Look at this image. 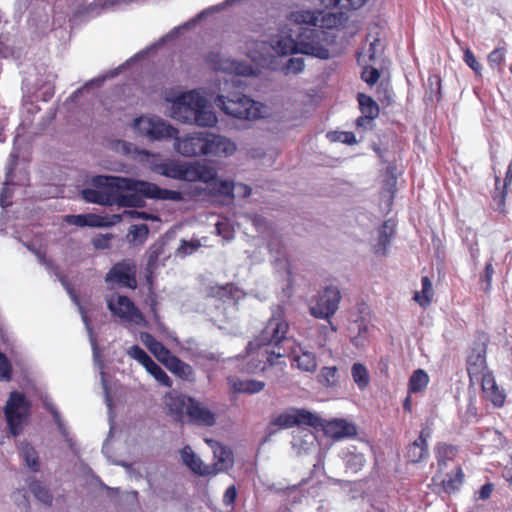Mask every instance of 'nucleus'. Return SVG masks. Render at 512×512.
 Returning a JSON list of instances; mask_svg holds the SVG:
<instances>
[{"label": "nucleus", "instance_id": "nucleus-1", "mask_svg": "<svg viewBox=\"0 0 512 512\" xmlns=\"http://www.w3.org/2000/svg\"><path fill=\"white\" fill-rule=\"evenodd\" d=\"M114 180L113 205L119 207H144V199L171 200L179 202L183 200L180 191L163 189L158 185L132 178L116 176Z\"/></svg>", "mask_w": 512, "mask_h": 512}, {"label": "nucleus", "instance_id": "nucleus-2", "mask_svg": "<svg viewBox=\"0 0 512 512\" xmlns=\"http://www.w3.org/2000/svg\"><path fill=\"white\" fill-rule=\"evenodd\" d=\"M289 325L281 316L271 317L258 336L250 341L247 346L249 355L256 354L257 364L247 368V372L253 373L256 370H265L268 365L266 363L264 351H283L293 344V339L287 337Z\"/></svg>", "mask_w": 512, "mask_h": 512}, {"label": "nucleus", "instance_id": "nucleus-3", "mask_svg": "<svg viewBox=\"0 0 512 512\" xmlns=\"http://www.w3.org/2000/svg\"><path fill=\"white\" fill-rule=\"evenodd\" d=\"M172 117L184 124L199 127H214L218 118L209 107L207 99L198 91L180 94L172 101Z\"/></svg>", "mask_w": 512, "mask_h": 512}, {"label": "nucleus", "instance_id": "nucleus-4", "mask_svg": "<svg viewBox=\"0 0 512 512\" xmlns=\"http://www.w3.org/2000/svg\"><path fill=\"white\" fill-rule=\"evenodd\" d=\"M331 43L332 39L327 32L302 28L297 39L290 36L281 37L276 42L275 50L282 55L301 53L326 60L330 58Z\"/></svg>", "mask_w": 512, "mask_h": 512}, {"label": "nucleus", "instance_id": "nucleus-5", "mask_svg": "<svg viewBox=\"0 0 512 512\" xmlns=\"http://www.w3.org/2000/svg\"><path fill=\"white\" fill-rule=\"evenodd\" d=\"M164 404L168 413L180 423L188 422L206 427L216 423L215 413L190 396L168 393L164 397Z\"/></svg>", "mask_w": 512, "mask_h": 512}, {"label": "nucleus", "instance_id": "nucleus-6", "mask_svg": "<svg viewBox=\"0 0 512 512\" xmlns=\"http://www.w3.org/2000/svg\"><path fill=\"white\" fill-rule=\"evenodd\" d=\"M215 104L226 115L234 118L253 120L261 116L259 103L240 92L217 95Z\"/></svg>", "mask_w": 512, "mask_h": 512}, {"label": "nucleus", "instance_id": "nucleus-7", "mask_svg": "<svg viewBox=\"0 0 512 512\" xmlns=\"http://www.w3.org/2000/svg\"><path fill=\"white\" fill-rule=\"evenodd\" d=\"M263 356H265L266 363H268L269 366L274 365L278 358L288 357L291 359V366L296 367L302 372L313 373L317 369L316 355L304 349L300 344L296 343L295 340L287 349H283V351H264Z\"/></svg>", "mask_w": 512, "mask_h": 512}, {"label": "nucleus", "instance_id": "nucleus-8", "mask_svg": "<svg viewBox=\"0 0 512 512\" xmlns=\"http://www.w3.org/2000/svg\"><path fill=\"white\" fill-rule=\"evenodd\" d=\"M340 300V290L335 286H327L311 298L308 303L309 313L316 319L327 320L332 324L330 320L337 312ZM331 328L336 330L333 325Z\"/></svg>", "mask_w": 512, "mask_h": 512}, {"label": "nucleus", "instance_id": "nucleus-9", "mask_svg": "<svg viewBox=\"0 0 512 512\" xmlns=\"http://www.w3.org/2000/svg\"><path fill=\"white\" fill-rule=\"evenodd\" d=\"M30 412V403L26 396L18 391H12L4 406V415L10 433L16 437L23 431Z\"/></svg>", "mask_w": 512, "mask_h": 512}, {"label": "nucleus", "instance_id": "nucleus-10", "mask_svg": "<svg viewBox=\"0 0 512 512\" xmlns=\"http://www.w3.org/2000/svg\"><path fill=\"white\" fill-rule=\"evenodd\" d=\"M135 131L148 140H163L175 138L178 130L158 117L140 116L133 122Z\"/></svg>", "mask_w": 512, "mask_h": 512}, {"label": "nucleus", "instance_id": "nucleus-11", "mask_svg": "<svg viewBox=\"0 0 512 512\" xmlns=\"http://www.w3.org/2000/svg\"><path fill=\"white\" fill-rule=\"evenodd\" d=\"M107 307L111 313L124 322L137 326H146L144 315L134 302L124 295H113L107 300Z\"/></svg>", "mask_w": 512, "mask_h": 512}, {"label": "nucleus", "instance_id": "nucleus-12", "mask_svg": "<svg viewBox=\"0 0 512 512\" xmlns=\"http://www.w3.org/2000/svg\"><path fill=\"white\" fill-rule=\"evenodd\" d=\"M208 132H194L174 138L175 150L185 157L207 156Z\"/></svg>", "mask_w": 512, "mask_h": 512}, {"label": "nucleus", "instance_id": "nucleus-13", "mask_svg": "<svg viewBox=\"0 0 512 512\" xmlns=\"http://www.w3.org/2000/svg\"><path fill=\"white\" fill-rule=\"evenodd\" d=\"M116 176L98 175L93 178V184L96 189L87 188L82 191V197L85 201L100 205L112 206L114 180Z\"/></svg>", "mask_w": 512, "mask_h": 512}, {"label": "nucleus", "instance_id": "nucleus-14", "mask_svg": "<svg viewBox=\"0 0 512 512\" xmlns=\"http://www.w3.org/2000/svg\"><path fill=\"white\" fill-rule=\"evenodd\" d=\"M137 267L133 260L124 259L115 263L105 276L108 284H116L120 287L135 289Z\"/></svg>", "mask_w": 512, "mask_h": 512}, {"label": "nucleus", "instance_id": "nucleus-15", "mask_svg": "<svg viewBox=\"0 0 512 512\" xmlns=\"http://www.w3.org/2000/svg\"><path fill=\"white\" fill-rule=\"evenodd\" d=\"M128 355L137 360L163 386L170 388L172 380L167 373L139 345L131 346Z\"/></svg>", "mask_w": 512, "mask_h": 512}, {"label": "nucleus", "instance_id": "nucleus-16", "mask_svg": "<svg viewBox=\"0 0 512 512\" xmlns=\"http://www.w3.org/2000/svg\"><path fill=\"white\" fill-rule=\"evenodd\" d=\"M467 371L471 383L480 381V378L485 376L486 373H491L486 364V346L485 343H479L474 348L468 357Z\"/></svg>", "mask_w": 512, "mask_h": 512}, {"label": "nucleus", "instance_id": "nucleus-17", "mask_svg": "<svg viewBox=\"0 0 512 512\" xmlns=\"http://www.w3.org/2000/svg\"><path fill=\"white\" fill-rule=\"evenodd\" d=\"M151 169L155 173L176 180L187 181V178L193 177L189 170V164L180 163L175 160L167 159L159 162L152 161Z\"/></svg>", "mask_w": 512, "mask_h": 512}, {"label": "nucleus", "instance_id": "nucleus-18", "mask_svg": "<svg viewBox=\"0 0 512 512\" xmlns=\"http://www.w3.org/2000/svg\"><path fill=\"white\" fill-rule=\"evenodd\" d=\"M18 162V155L11 154V160L7 167V171L5 174V181L3 187L0 192V206L2 208L9 207L11 205V198L13 196V191L10 189L11 185H27L29 181L28 173L25 171L23 174V178L16 182L14 180V170Z\"/></svg>", "mask_w": 512, "mask_h": 512}, {"label": "nucleus", "instance_id": "nucleus-19", "mask_svg": "<svg viewBox=\"0 0 512 512\" xmlns=\"http://www.w3.org/2000/svg\"><path fill=\"white\" fill-rule=\"evenodd\" d=\"M207 443L213 450L214 463L211 465L213 476L226 472L234 465V455L230 448L216 440L209 439Z\"/></svg>", "mask_w": 512, "mask_h": 512}, {"label": "nucleus", "instance_id": "nucleus-20", "mask_svg": "<svg viewBox=\"0 0 512 512\" xmlns=\"http://www.w3.org/2000/svg\"><path fill=\"white\" fill-rule=\"evenodd\" d=\"M357 100L362 116L356 120V126L369 130L373 128V122L379 115V107L377 103L368 95L358 93Z\"/></svg>", "mask_w": 512, "mask_h": 512}, {"label": "nucleus", "instance_id": "nucleus-21", "mask_svg": "<svg viewBox=\"0 0 512 512\" xmlns=\"http://www.w3.org/2000/svg\"><path fill=\"white\" fill-rule=\"evenodd\" d=\"M483 394L487 400L492 402L495 407H502L504 405L506 394L504 389L500 388L495 381L492 373H486L485 376L480 378Z\"/></svg>", "mask_w": 512, "mask_h": 512}, {"label": "nucleus", "instance_id": "nucleus-22", "mask_svg": "<svg viewBox=\"0 0 512 512\" xmlns=\"http://www.w3.org/2000/svg\"><path fill=\"white\" fill-rule=\"evenodd\" d=\"M209 147L207 148V156H230L234 154L237 147L236 144L225 136L208 133Z\"/></svg>", "mask_w": 512, "mask_h": 512}, {"label": "nucleus", "instance_id": "nucleus-23", "mask_svg": "<svg viewBox=\"0 0 512 512\" xmlns=\"http://www.w3.org/2000/svg\"><path fill=\"white\" fill-rule=\"evenodd\" d=\"M320 427L327 436L337 440L356 434L355 426L344 419H334L327 422L322 420V426Z\"/></svg>", "mask_w": 512, "mask_h": 512}, {"label": "nucleus", "instance_id": "nucleus-24", "mask_svg": "<svg viewBox=\"0 0 512 512\" xmlns=\"http://www.w3.org/2000/svg\"><path fill=\"white\" fill-rule=\"evenodd\" d=\"M430 437L428 428L422 429L419 437L407 448L406 457L411 463H419L428 456L427 439Z\"/></svg>", "mask_w": 512, "mask_h": 512}, {"label": "nucleus", "instance_id": "nucleus-25", "mask_svg": "<svg viewBox=\"0 0 512 512\" xmlns=\"http://www.w3.org/2000/svg\"><path fill=\"white\" fill-rule=\"evenodd\" d=\"M164 366L177 377L186 380V381H194L195 374L192 366L188 363L182 361L179 357L172 354Z\"/></svg>", "mask_w": 512, "mask_h": 512}, {"label": "nucleus", "instance_id": "nucleus-26", "mask_svg": "<svg viewBox=\"0 0 512 512\" xmlns=\"http://www.w3.org/2000/svg\"><path fill=\"white\" fill-rule=\"evenodd\" d=\"M319 16H321V10H296L290 13L288 19L295 24L305 25L304 28H316Z\"/></svg>", "mask_w": 512, "mask_h": 512}, {"label": "nucleus", "instance_id": "nucleus-27", "mask_svg": "<svg viewBox=\"0 0 512 512\" xmlns=\"http://www.w3.org/2000/svg\"><path fill=\"white\" fill-rule=\"evenodd\" d=\"M65 221L70 225L79 227H103L107 225L104 217L92 213L67 215Z\"/></svg>", "mask_w": 512, "mask_h": 512}, {"label": "nucleus", "instance_id": "nucleus-28", "mask_svg": "<svg viewBox=\"0 0 512 512\" xmlns=\"http://www.w3.org/2000/svg\"><path fill=\"white\" fill-rule=\"evenodd\" d=\"M240 290L234 283L214 285L208 288V296L221 301L234 300L239 297Z\"/></svg>", "mask_w": 512, "mask_h": 512}, {"label": "nucleus", "instance_id": "nucleus-29", "mask_svg": "<svg viewBox=\"0 0 512 512\" xmlns=\"http://www.w3.org/2000/svg\"><path fill=\"white\" fill-rule=\"evenodd\" d=\"M435 453L439 470L434 476V480L440 478V473L443 471L444 467L447 466L448 462L454 460L457 455V448L448 444H438L435 448Z\"/></svg>", "mask_w": 512, "mask_h": 512}, {"label": "nucleus", "instance_id": "nucleus-30", "mask_svg": "<svg viewBox=\"0 0 512 512\" xmlns=\"http://www.w3.org/2000/svg\"><path fill=\"white\" fill-rule=\"evenodd\" d=\"M228 382L236 393L254 394L262 391L265 387L264 382L256 380H241L238 378L229 377Z\"/></svg>", "mask_w": 512, "mask_h": 512}, {"label": "nucleus", "instance_id": "nucleus-31", "mask_svg": "<svg viewBox=\"0 0 512 512\" xmlns=\"http://www.w3.org/2000/svg\"><path fill=\"white\" fill-rule=\"evenodd\" d=\"M441 481L442 489L445 493H452L458 490L464 480V473L461 467H456L454 473H448L444 478H436Z\"/></svg>", "mask_w": 512, "mask_h": 512}, {"label": "nucleus", "instance_id": "nucleus-32", "mask_svg": "<svg viewBox=\"0 0 512 512\" xmlns=\"http://www.w3.org/2000/svg\"><path fill=\"white\" fill-rule=\"evenodd\" d=\"M295 413V426H309L312 428H319L322 426V419L317 414H314L306 409L294 408Z\"/></svg>", "mask_w": 512, "mask_h": 512}, {"label": "nucleus", "instance_id": "nucleus-33", "mask_svg": "<svg viewBox=\"0 0 512 512\" xmlns=\"http://www.w3.org/2000/svg\"><path fill=\"white\" fill-rule=\"evenodd\" d=\"M403 165L401 161L393 160L392 163L386 167V191L392 195L397 190L398 177L402 175Z\"/></svg>", "mask_w": 512, "mask_h": 512}, {"label": "nucleus", "instance_id": "nucleus-34", "mask_svg": "<svg viewBox=\"0 0 512 512\" xmlns=\"http://www.w3.org/2000/svg\"><path fill=\"white\" fill-rule=\"evenodd\" d=\"M318 382L326 388H335L339 385V372L336 366H324L318 376Z\"/></svg>", "mask_w": 512, "mask_h": 512}, {"label": "nucleus", "instance_id": "nucleus-35", "mask_svg": "<svg viewBox=\"0 0 512 512\" xmlns=\"http://www.w3.org/2000/svg\"><path fill=\"white\" fill-rule=\"evenodd\" d=\"M351 376L360 391H364L370 384V375L366 366L356 362L351 367Z\"/></svg>", "mask_w": 512, "mask_h": 512}, {"label": "nucleus", "instance_id": "nucleus-36", "mask_svg": "<svg viewBox=\"0 0 512 512\" xmlns=\"http://www.w3.org/2000/svg\"><path fill=\"white\" fill-rule=\"evenodd\" d=\"M19 452L26 466L33 472H37L40 469L38 453L32 445L28 442H22L19 446Z\"/></svg>", "mask_w": 512, "mask_h": 512}, {"label": "nucleus", "instance_id": "nucleus-37", "mask_svg": "<svg viewBox=\"0 0 512 512\" xmlns=\"http://www.w3.org/2000/svg\"><path fill=\"white\" fill-rule=\"evenodd\" d=\"M188 172H190L193 177L187 178V181L209 182L214 180L216 177V172L214 171V169L207 167L205 165L189 164Z\"/></svg>", "mask_w": 512, "mask_h": 512}, {"label": "nucleus", "instance_id": "nucleus-38", "mask_svg": "<svg viewBox=\"0 0 512 512\" xmlns=\"http://www.w3.org/2000/svg\"><path fill=\"white\" fill-rule=\"evenodd\" d=\"M421 291L416 292L414 300L418 302L422 307H426L431 303L433 297V286L428 276H423L421 279Z\"/></svg>", "mask_w": 512, "mask_h": 512}, {"label": "nucleus", "instance_id": "nucleus-39", "mask_svg": "<svg viewBox=\"0 0 512 512\" xmlns=\"http://www.w3.org/2000/svg\"><path fill=\"white\" fill-rule=\"evenodd\" d=\"M29 489L32 494L46 506H51L53 502V496L49 489L44 486L40 481L34 480L29 484Z\"/></svg>", "mask_w": 512, "mask_h": 512}, {"label": "nucleus", "instance_id": "nucleus-40", "mask_svg": "<svg viewBox=\"0 0 512 512\" xmlns=\"http://www.w3.org/2000/svg\"><path fill=\"white\" fill-rule=\"evenodd\" d=\"M367 0H320L326 9L339 8L344 10H356L362 7Z\"/></svg>", "mask_w": 512, "mask_h": 512}, {"label": "nucleus", "instance_id": "nucleus-41", "mask_svg": "<svg viewBox=\"0 0 512 512\" xmlns=\"http://www.w3.org/2000/svg\"><path fill=\"white\" fill-rule=\"evenodd\" d=\"M340 23V17L334 13H325L321 10V16H319V23L318 26L315 29H320L325 32H327L332 39V43L330 46H332L335 42V36L332 35L329 31L325 29H332L338 26Z\"/></svg>", "mask_w": 512, "mask_h": 512}, {"label": "nucleus", "instance_id": "nucleus-42", "mask_svg": "<svg viewBox=\"0 0 512 512\" xmlns=\"http://www.w3.org/2000/svg\"><path fill=\"white\" fill-rule=\"evenodd\" d=\"M147 338L149 339L147 342L148 349L164 365L173 353L152 336L147 335Z\"/></svg>", "mask_w": 512, "mask_h": 512}, {"label": "nucleus", "instance_id": "nucleus-43", "mask_svg": "<svg viewBox=\"0 0 512 512\" xmlns=\"http://www.w3.org/2000/svg\"><path fill=\"white\" fill-rule=\"evenodd\" d=\"M165 252V243L157 241L153 243L148 249L147 267L150 270H154L158 267L160 257Z\"/></svg>", "mask_w": 512, "mask_h": 512}, {"label": "nucleus", "instance_id": "nucleus-44", "mask_svg": "<svg viewBox=\"0 0 512 512\" xmlns=\"http://www.w3.org/2000/svg\"><path fill=\"white\" fill-rule=\"evenodd\" d=\"M295 413L294 407H291L284 412L272 418L271 424L281 429H288L295 426Z\"/></svg>", "mask_w": 512, "mask_h": 512}, {"label": "nucleus", "instance_id": "nucleus-45", "mask_svg": "<svg viewBox=\"0 0 512 512\" xmlns=\"http://www.w3.org/2000/svg\"><path fill=\"white\" fill-rule=\"evenodd\" d=\"M429 382L428 374L422 370L418 369L413 372L410 377L409 386L412 392H420L424 390Z\"/></svg>", "mask_w": 512, "mask_h": 512}, {"label": "nucleus", "instance_id": "nucleus-46", "mask_svg": "<svg viewBox=\"0 0 512 512\" xmlns=\"http://www.w3.org/2000/svg\"><path fill=\"white\" fill-rule=\"evenodd\" d=\"M148 234L149 228L147 224L132 225L128 233V238L133 243L142 244L147 239Z\"/></svg>", "mask_w": 512, "mask_h": 512}, {"label": "nucleus", "instance_id": "nucleus-47", "mask_svg": "<svg viewBox=\"0 0 512 512\" xmlns=\"http://www.w3.org/2000/svg\"><path fill=\"white\" fill-rule=\"evenodd\" d=\"M191 471L199 476H213L211 465L204 464L200 457L195 456L187 465Z\"/></svg>", "mask_w": 512, "mask_h": 512}, {"label": "nucleus", "instance_id": "nucleus-48", "mask_svg": "<svg viewBox=\"0 0 512 512\" xmlns=\"http://www.w3.org/2000/svg\"><path fill=\"white\" fill-rule=\"evenodd\" d=\"M191 471L199 476H213L211 465L204 464L200 457L195 456L187 465Z\"/></svg>", "mask_w": 512, "mask_h": 512}, {"label": "nucleus", "instance_id": "nucleus-49", "mask_svg": "<svg viewBox=\"0 0 512 512\" xmlns=\"http://www.w3.org/2000/svg\"><path fill=\"white\" fill-rule=\"evenodd\" d=\"M225 64H228V65L219 64V65H215V68L218 70H223V71L231 70L239 75H245V76L253 74V69L251 66L243 65L241 63H236V62H229V63L225 62Z\"/></svg>", "mask_w": 512, "mask_h": 512}, {"label": "nucleus", "instance_id": "nucleus-50", "mask_svg": "<svg viewBox=\"0 0 512 512\" xmlns=\"http://www.w3.org/2000/svg\"><path fill=\"white\" fill-rule=\"evenodd\" d=\"M512 183V161L509 163L504 179V184L502 190L499 194H495L494 200L497 202L499 208H503L505 205V198L507 193V188Z\"/></svg>", "mask_w": 512, "mask_h": 512}, {"label": "nucleus", "instance_id": "nucleus-51", "mask_svg": "<svg viewBox=\"0 0 512 512\" xmlns=\"http://www.w3.org/2000/svg\"><path fill=\"white\" fill-rule=\"evenodd\" d=\"M429 91H426L425 98L434 101L440 99L441 80L437 75L428 78Z\"/></svg>", "mask_w": 512, "mask_h": 512}, {"label": "nucleus", "instance_id": "nucleus-52", "mask_svg": "<svg viewBox=\"0 0 512 512\" xmlns=\"http://www.w3.org/2000/svg\"><path fill=\"white\" fill-rule=\"evenodd\" d=\"M327 137L331 141H339L341 143L347 145H353L357 143L356 136L353 132L343 131V132H331L328 133Z\"/></svg>", "mask_w": 512, "mask_h": 512}, {"label": "nucleus", "instance_id": "nucleus-53", "mask_svg": "<svg viewBox=\"0 0 512 512\" xmlns=\"http://www.w3.org/2000/svg\"><path fill=\"white\" fill-rule=\"evenodd\" d=\"M213 190L223 196L234 197L233 190L234 184L228 180H220L214 183Z\"/></svg>", "mask_w": 512, "mask_h": 512}, {"label": "nucleus", "instance_id": "nucleus-54", "mask_svg": "<svg viewBox=\"0 0 512 512\" xmlns=\"http://www.w3.org/2000/svg\"><path fill=\"white\" fill-rule=\"evenodd\" d=\"M12 378V366L7 356L0 351V380L9 381Z\"/></svg>", "mask_w": 512, "mask_h": 512}, {"label": "nucleus", "instance_id": "nucleus-55", "mask_svg": "<svg viewBox=\"0 0 512 512\" xmlns=\"http://www.w3.org/2000/svg\"><path fill=\"white\" fill-rule=\"evenodd\" d=\"M200 247L198 241H186L182 240L180 246L177 249V255L186 256L193 253Z\"/></svg>", "mask_w": 512, "mask_h": 512}, {"label": "nucleus", "instance_id": "nucleus-56", "mask_svg": "<svg viewBox=\"0 0 512 512\" xmlns=\"http://www.w3.org/2000/svg\"><path fill=\"white\" fill-rule=\"evenodd\" d=\"M304 61L302 58H290L284 69L286 73L298 74L304 69Z\"/></svg>", "mask_w": 512, "mask_h": 512}, {"label": "nucleus", "instance_id": "nucleus-57", "mask_svg": "<svg viewBox=\"0 0 512 512\" xmlns=\"http://www.w3.org/2000/svg\"><path fill=\"white\" fill-rule=\"evenodd\" d=\"M237 488L235 485H230L224 492L222 502L224 506L233 508L237 499Z\"/></svg>", "mask_w": 512, "mask_h": 512}, {"label": "nucleus", "instance_id": "nucleus-58", "mask_svg": "<svg viewBox=\"0 0 512 512\" xmlns=\"http://www.w3.org/2000/svg\"><path fill=\"white\" fill-rule=\"evenodd\" d=\"M120 146H121V149L123 150V152L125 154H131V153H134V154H137L138 156H141V157H146V158H149V157H152V158H155V155L151 154L150 152L146 151V150H138L136 147H134L132 144L126 142V141H121L119 142Z\"/></svg>", "mask_w": 512, "mask_h": 512}, {"label": "nucleus", "instance_id": "nucleus-59", "mask_svg": "<svg viewBox=\"0 0 512 512\" xmlns=\"http://www.w3.org/2000/svg\"><path fill=\"white\" fill-rule=\"evenodd\" d=\"M505 51L502 48L493 50L488 56L490 66L496 67L504 61Z\"/></svg>", "mask_w": 512, "mask_h": 512}, {"label": "nucleus", "instance_id": "nucleus-60", "mask_svg": "<svg viewBox=\"0 0 512 512\" xmlns=\"http://www.w3.org/2000/svg\"><path fill=\"white\" fill-rule=\"evenodd\" d=\"M362 79L369 83L374 84L380 77V72L375 68L365 67L361 74Z\"/></svg>", "mask_w": 512, "mask_h": 512}, {"label": "nucleus", "instance_id": "nucleus-61", "mask_svg": "<svg viewBox=\"0 0 512 512\" xmlns=\"http://www.w3.org/2000/svg\"><path fill=\"white\" fill-rule=\"evenodd\" d=\"M112 235H98L92 239V244L96 249H107L110 246Z\"/></svg>", "mask_w": 512, "mask_h": 512}, {"label": "nucleus", "instance_id": "nucleus-62", "mask_svg": "<svg viewBox=\"0 0 512 512\" xmlns=\"http://www.w3.org/2000/svg\"><path fill=\"white\" fill-rule=\"evenodd\" d=\"M464 61L474 72L477 74L480 73L481 65L478 63L474 54L469 49H466L464 52Z\"/></svg>", "mask_w": 512, "mask_h": 512}, {"label": "nucleus", "instance_id": "nucleus-63", "mask_svg": "<svg viewBox=\"0 0 512 512\" xmlns=\"http://www.w3.org/2000/svg\"><path fill=\"white\" fill-rule=\"evenodd\" d=\"M494 274V267L492 263H487L484 270V281L486 282L485 291L490 290L491 283H492V277Z\"/></svg>", "mask_w": 512, "mask_h": 512}, {"label": "nucleus", "instance_id": "nucleus-64", "mask_svg": "<svg viewBox=\"0 0 512 512\" xmlns=\"http://www.w3.org/2000/svg\"><path fill=\"white\" fill-rule=\"evenodd\" d=\"M195 456H197L194 451L192 450V448L190 446H185L182 450H181V458H182V461L183 463L187 466L189 462H191L193 460V458H195Z\"/></svg>", "mask_w": 512, "mask_h": 512}]
</instances>
